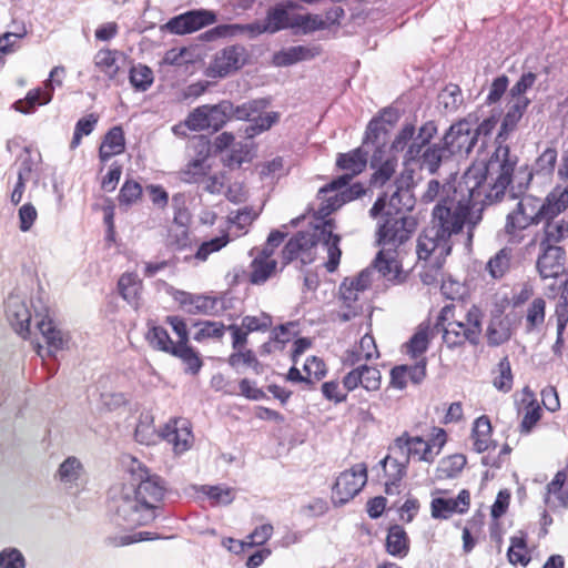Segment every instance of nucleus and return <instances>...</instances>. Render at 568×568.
<instances>
[{
  "label": "nucleus",
  "mask_w": 568,
  "mask_h": 568,
  "mask_svg": "<svg viewBox=\"0 0 568 568\" xmlns=\"http://www.w3.org/2000/svg\"><path fill=\"white\" fill-rule=\"evenodd\" d=\"M382 383L381 372L373 366L358 365L343 378L344 388L352 392L359 385L368 392L379 389Z\"/></svg>",
  "instance_id": "412c9836"
},
{
  "label": "nucleus",
  "mask_w": 568,
  "mask_h": 568,
  "mask_svg": "<svg viewBox=\"0 0 568 568\" xmlns=\"http://www.w3.org/2000/svg\"><path fill=\"white\" fill-rule=\"evenodd\" d=\"M229 364L232 367L247 366L251 367L256 374L262 373V365L256 358L255 354L247 349L245 352L237 351L229 358Z\"/></svg>",
  "instance_id": "338daca9"
},
{
  "label": "nucleus",
  "mask_w": 568,
  "mask_h": 568,
  "mask_svg": "<svg viewBox=\"0 0 568 568\" xmlns=\"http://www.w3.org/2000/svg\"><path fill=\"white\" fill-rule=\"evenodd\" d=\"M378 225L376 243L381 247L374 260V266L386 281H400L402 266L397 260V248L405 243L415 229V222L408 216H384Z\"/></svg>",
  "instance_id": "423d86ee"
},
{
  "label": "nucleus",
  "mask_w": 568,
  "mask_h": 568,
  "mask_svg": "<svg viewBox=\"0 0 568 568\" xmlns=\"http://www.w3.org/2000/svg\"><path fill=\"white\" fill-rule=\"evenodd\" d=\"M426 376V358L422 357L415 365H399L390 371V385L404 389L408 381L420 384Z\"/></svg>",
  "instance_id": "bb28decb"
},
{
  "label": "nucleus",
  "mask_w": 568,
  "mask_h": 568,
  "mask_svg": "<svg viewBox=\"0 0 568 568\" xmlns=\"http://www.w3.org/2000/svg\"><path fill=\"white\" fill-rule=\"evenodd\" d=\"M367 155V151H365L363 148H357L348 153L339 154L336 161L337 166L346 171V173L321 187V194H325L327 191H336L347 186L351 180L355 175L363 172L366 168Z\"/></svg>",
  "instance_id": "ddd939ff"
},
{
  "label": "nucleus",
  "mask_w": 568,
  "mask_h": 568,
  "mask_svg": "<svg viewBox=\"0 0 568 568\" xmlns=\"http://www.w3.org/2000/svg\"><path fill=\"white\" fill-rule=\"evenodd\" d=\"M365 193L362 184L355 183L347 189L327 191L317 194L318 204L314 209L316 224L306 231L298 232L283 248V263L287 264L300 260L303 265L314 262L317 255L325 254L327 261L324 266L328 272H334L341 261V237L334 233L335 225L332 220H326L333 212L345 203L358 199Z\"/></svg>",
  "instance_id": "f257e3e1"
},
{
  "label": "nucleus",
  "mask_w": 568,
  "mask_h": 568,
  "mask_svg": "<svg viewBox=\"0 0 568 568\" xmlns=\"http://www.w3.org/2000/svg\"><path fill=\"white\" fill-rule=\"evenodd\" d=\"M542 223L544 236L540 242L542 246H557L558 243L568 237L567 217L560 216V214H554L549 217H545Z\"/></svg>",
  "instance_id": "c756f323"
},
{
  "label": "nucleus",
  "mask_w": 568,
  "mask_h": 568,
  "mask_svg": "<svg viewBox=\"0 0 568 568\" xmlns=\"http://www.w3.org/2000/svg\"><path fill=\"white\" fill-rule=\"evenodd\" d=\"M230 242V237L227 233H223L221 236L211 239L210 241L203 242L195 253V258L199 261H206L207 257L214 253L222 250Z\"/></svg>",
  "instance_id": "0e129e2a"
},
{
  "label": "nucleus",
  "mask_w": 568,
  "mask_h": 568,
  "mask_svg": "<svg viewBox=\"0 0 568 568\" xmlns=\"http://www.w3.org/2000/svg\"><path fill=\"white\" fill-rule=\"evenodd\" d=\"M121 53L116 50L101 49L93 58L95 69L108 80L113 81L120 72Z\"/></svg>",
  "instance_id": "f704fd0d"
},
{
  "label": "nucleus",
  "mask_w": 568,
  "mask_h": 568,
  "mask_svg": "<svg viewBox=\"0 0 568 568\" xmlns=\"http://www.w3.org/2000/svg\"><path fill=\"white\" fill-rule=\"evenodd\" d=\"M453 155H468L477 143L474 125L460 120L449 126L442 140Z\"/></svg>",
  "instance_id": "dca6fc26"
},
{
  "label": "nucleus",
  "mask_w": 568,
  "mask_h": 568,
  "mask_svg": "<svg viewBox=\"0 0 568 568\" xmlns=\"http://www.w3.org/2000/svg\"><path fill=\"white\" fill-rule=\"evenodd\" d=\"M160 436L168 444L172 445L175 454H183L193 444L190 423L184 418L170 420L160 432Z\"/></svg>",
  "instance_id": "aec40b11"
},
{
  "label": "nucleus",
  "mask_w": 568,
  "mask_h": 568,
  "mask_svg": "<svg viewBox=\"0 0 568 568\" xmlns=\"http://www.w3.org/2000/svg\"><path fill=\"white\" fill-rule=\"evenodd\" d=\"M148 339L152 347L169 354L175 348V343L172 342L166 329L160 326H154L149 331Z\"/></svg>",
  "instance_id": "bf43d9fd"
},
{
  "label": "nucleus",
  "mask_w": 568,
  "mask_h": 568,
  "mask_svg": "<svg viewBox=\"0 0 568 568\" xmlns=\"http://www.w3.org/2000/svg\"><path fill=\"white\" fill-rule=\"evenodd\" d=\"M483 312L473 305L466 313L456 315L454 305H446L442 308L436 329L443 333V341L449 348L463 346L465 343L477 345L483 331Z\"/></svg>",
  "instance_id": "0eeeda50"
},
{
  "label": "nucleus",
  "mask_w": 568,
  "mask_h": 568,
  "mask_svg": "<svg viewBox=\"0 0 568 568\" xmlns=\"http://www.w3.org/2000/svg\"><path fill=\"white\" fill-rule=\"evenodd\" d=\"M130 473L132 481L112 490L110 507L119 524L129 527L148 525L155 519V509L165 491L164 483L135 458L131 459Z\"/></svg>",
  "instance_id": "20e7f679"
},
{
  "label": "nucleus",
  "mask_w": 568,
  "mask_h": 568,
  "mask_svg": "<svg viewBox=\"0 0 568 568\" xmlns=\"http://www.w3.org/2000/svg\"><path fill=\"white\" fill-rule=\"evenodd\" d=\"M268 102L264 99L261 100H253L246 103H243L242 105L234 106L233 111L231 112V118H234L236 120L241 121H247L251 123L253 116H256V112L260 110V108H267Z\"/></svg>",
  "instance_id": "680f3d73"
},
{
  "label": "nucleus",
  "mask_w": 568,
  "mask_h": 568,
  "mask_svg": "<svg viewBox=\"0 0 568 568\" xmlns=\"http://www.w3.org/2000/svg\"><path fill=\"white\" fill-rule=\"evenodd\" d=\"M446 443V433L443 428H434L430 440H425L419 436L412 437L404 433L394 440L390 452L400 455L408 463L409 459L417 458L420 462L432 464L439 455Z\"/></svg>",
  "instance_id": "6e6552de"
},
{
  "label": "nucleus",
  "mask_w": 568,
  "mask_h": 568,
  "mask_svg": "<svg viewBox=\"0 0 568 568\" xmlns=\"http://www.w3.org/2000/svg\"><path fill=\"white\" fill-rule=\"evenodd\" d=\"M129 80L131 85L140 92L146 91L154 81L153 71L144 64H136L130 69Z\"/></svg>",
  "instance_id": "6e6d98bb"
},
{
  "label": "nucleus",
  "mask_w": 568,
  "mask_h": 568,
  "mask_svg": "<svg viewBox=\"0 0 568 568\" xmlns=\"http://www.w3.org/2000/svg\"><path fill=\"white\" fill-rule=\"evenodd\" d=\"M463 102L462 90L457 84H447L438 94V106L446 113L456 112Z\"/></svg>",
  "instance_id": "09e8293b"
},
{
  "label": "nucleus",
  "mask_w": 568,
  "mask_h": 568,
  "mask_svg": "<svg viewBox=\"0 0 568 568\" xmlns=\"http://www.w3.org/2000/svg\"><path fill=\"white\" fill-rule=\"evenodd\" d=\"M236 32H248L251 36H257L264 32H268V29H266V22H254L250 24H226L213 28L205 33V37L207 40H212L214 38L234 36Z\"/></svg>",
  "instance_id": "ea45409f"
},
{
  "label": "nucleus",
  "mask_w": 568,
  "mask_h": 568,
  "mask_svg": "<svg viewBox=\"0 0 568 568\" xmlns=\"http://www.w3.org/2000/svg\"><path fill=\"white\" fill-rule=\"evenodd\" d=\"M65 69L62 65L54 67L44 81V88L30 90L26 98L14 102L13 106L17 111L28 114L33 112L37 105H45L51 102L55 87H61Z\"/></svg>",
  "instance_id": "f8f14e48"
},
{
  "label": "nucleus",
  "mask_w": 568,
  "mask_h": 568,
  "mask_svg": "<svg viewBox=\"0 0 568 568\" xmlns=\"http://www.w3.org/2000/svg\"><path fill=\"white\" fill-rule=\"evenodd\" d=\"M511 252L507 248L498 251L486 264L489 275L495 278H501L510 268Z\"/></svg>",
  "instance_id": "5fc2aeb1"
},
{
  "label": "nucleus",
  "mask_w": 568,
  "mask_h": 568,
  "mask_svg": "<svg viewBox=\"0 0 568 568\" xmlns=\"http://www.w3.org/2000/svg\"><path fill=\"white\" fill-rule=\"evenodd\" d=\"M125 148L123 130L120 126L112 128L105 135L100 145L99 158L106 162L112 156L121 154Z\"/></svg>",
  "instance_id": "4c0bfd02"
},
{
  "label": "nucleus",
  "mask_w": 568,
  "mask_h": 568,
  "mask_svg": "<svg viewBox=\"0 0 568 568\" xmlns=\"http://www.w3.org/2000/svg\"><path fill=\"white\" fill-rule=\"evenodd\" d=\"M199 491L205 495L213 506H226L235 499V489L225 485H202Z\"/></svg>",
  "instance_id": "49530a36"
},
{
  "label": "nucleus",
  "mask_w": 568,
  "mask_h": 568,
  "mask_svg": "<svg viewBox=\"0 0 568 568\" xmlns=\"http://www.w3.org/2000/svg\"><path fill=\"white\" fill-rule=\"evenodd\" d=\"M161 437L160 433L155 432L154 426L152 425V417L149 414L141 415L140 422L135 428V439L136 442L144 445L155 444L156 439Z\"/></svg>",
  "instance_id": "13d9d810"
},
{
  "label": "nucleus",
  "mask_w": 568,
  "mask_h": 568,
  "mask_svg": "<svg viewBox=\"0 0 568 568\" xmlns=\"http://www.w3.org/2000/svg\"><path fill=\"white\" fill-rule=\"evenodd\" d=\"M118 287L120 294L125 301H128L132 305H135L138 303L141 290V281L136 274H123L119 280Z\"/></svg>",
  "instance_id": "603ef678"
},
{
  "label": "nucleus",
  "mask_w": 568,
  "mask_h": 568,
  "mask_svg": "<svg viewBox=\"0 0 568 568\" xmlns=\"http://www.w3.org/2000/svg\"><path fill=\"white\" fill-rule=\"evenodd\" d=\"M557 163V151L554 148H547L536 160L534 164L532 171H528L527 168H520L516 173L515 169L510 176V183L507 185L511 186V190L515 189L514 184L517 183L518 191H523L529 184L532 179V175H542L545 178H550L555 171V165ZM517 166V164L515 165Z\"/></svg>",
  "instance_id": "2eb2a0df"
},
{
  "label": "nucleus",
  "mask_w": 568,
  "mask_h": 568,
  "mask_svg": "<svg viewBox=\"0 0 568 568\" xmlns=\"http://www.w3.org/2000/svg\"><path fill=\"white\" fill-rule=\"evenodd\" d=\"M230 242V237L227 233H223L221 236L211 239L210 241L203 242L195 253V258L199 261H206L207 257L214 253L222 250Z\"/></svg>",
  "instance_id": "69168bd1"
},
{
  "label": "nucleus",
  "mask_w": 568,
  "mask_h": 568,
  "mask_svg": "<svg viewBox=\"0 0 568 568\" xmlns=\"http://www.w3.org/2000/svg\"><path fill=\"white\" fill-rule=\"evenodd\" d=\"M37 328L42 335L45 346L37 344V353L41 358L45 356H54L59 351H62L68 342L63 332L58 329L49 316L45 314H36Z\"/></svg>",
  "instance_id": "f3484780"
},
{
  "label": "nucleus",
  "mask_w": 568,
  "mask_h": 568,
  "mask_svg": "<svg viewBox=\"0 0 568 568\" xmlns=\"http://www.w3.org/2000/svg\"><path fill=\"white\" fill-rule=\"evenodd\" d=\"M546 323V300L542 297L534 298L525 312L526 333L540 332Z\"/></svg>",
  "instance_id": "58836bf2"
},
{
  "label": "nucleus",
  "mask_w": 568,
  "mask_h": 568,
  "mask_svg": "<svg viewBox=\"0 0 568 568\" xmlns=\"http://www.w3.org/2000/svg\"><path fill=\"white\" fill-rule=\"evenodd\" d=\"M171 355L180 358L186 366V372L191 374H197L202 367V361L197 352L191 347L189 343L175 344V348Z\"/></svg>",
  "instance_id": "8fccbe9b"
},
{
  "label": "nucleus",
  "mask_w": 568,
  "mask_h": 568,
  "mask_svg": "<svg viewBox=\"0 0 568 568\" xmlns=\"http://www.w3.org/2000/svg\"><path fill=\"white\" fill-rule=\"evenodd\" d=\"M386 551L394 557L404 558L409 551V539L405 529L394 525L388 529L386 537Z\"/></svg>",
  "instance_id": "a19ab883"
},
{
  "label": "nucleus",
  "mask_w": 568,
  "mask_h": 568,
  "mask_svg": "<svg viewBox=\"0 0 568 568\" xmlns=\"http://www.w3.org/2000/svg\"><path fill=\"white\" fill-rule=\"evenodd\" d=\"M274 258L254 256L251 263L250 280L253 284H263L276 272Z\"/></svg>",
  "instance_id": "c03bdc74"
},
{
  "label": "nucleus",
  "mask_w": 568,
  "mask_h": 568,
  "mask_svg": "<svg viewBox=\"0 0 568 568\" xmlns=\"http://www.w3.org/2000/svg\"><path fill=\"white\" fill-rule=\"evenodd\" d=\"M566 474L558 471L554 479L547 485L546 503L552 506H566L568 501V491L564 489Z\"/></svg>",
  "instance_id": "de8ad7c7"
},
{
  "label": "nucleus",
  "mask_w": 568,
  "mask_h": 568,
  "mask_svg": "<svg viewBox=\"0 0 568 568\" xmlns=\"http://www.w3.org/2000/svg\"><path fill=\"white\" fill-rule=\"evenodd\" d=\"M84 475L81 462L74 457H68L58 468L55 478L67 488L78 487Z\"/></svg>",
  "instance_id": "c9c22d12"
},
{
  "label": "nucleus",
  "mask_w": 568,
  "mask_h": 568,
  "mask_svg": "<svg viewBox=\"0 0 568 568\" xmlns=\"http://www.w3.org/2000/svg\"><path fill=\"white\" fill-rule=\"evenodd\" d=\"M195 156L187 162L181 170V180L185 183H199L204 180L211 170L209 158L211 153V143L204 136H199L193 142Z\"/></svg>",
  "instance_id": "4468645a"
},
{
  "label": "nucleus",
  "mask_w": 568,
  "mask_h": 568,
  "mask_svg": "<svg viewBox=\"0 0 568 568\" xmlns=\"http://www.w3.org/2000/svg\"><path fill=\"white\" fill-rule=\"evenodd\" d=\"M166 243L179 250L189 244V229L178 217L174 219L173 224L169 229Z\"/></svg>",
  "instance_id": "052dcab7"
},
{
  "label": "nucleus",
  "mask_w": 568,
  "mask_h": 568,
  "mask_svg": "<svg viewBox=\"0 0 568 568\" xmlns=\"http://www.w3.org/2000/svg\"><path fill=\"white\" fill-rule=\"evenodd\" d=\"M437 133V126L434 121H428L424 123L419 130L418 134L415 136L414 141L409 144L408 150H406L404 156V164L410 166L412 163L416 160V156L419 155L422 150L429 145L430 140Z\"/></svg>",
  "instance_id": "72a5a7b5"
},
{
  "label": "nucleus",
  "mask_w": 568,
  "mask_h": 568,
  "mask_svg": "<svg viewBox=\"0 0 568 568\" xmlns=\"http://www.w3.org/2000/svg\"><path fill=\"white\" fill-rule=\"evenodd\" d=\"M293 14L285 7L278 4L268 10L265 22L270 33L282 29H293Z\"/></svg>",
  "instance_id": "a18cd8bd"
},
{
  "label": "nucleus",
  "mask_w": 568,
  "mask_h": 568,
  "mask_svg": "<svg viewBox=\"0 0 568 568\" xmlns=\"http://www.w3.org/2000/svg\"><path fill=\"white\" fill-rule=\"evenodd\" d=\"M518 163V156L509 152L508 148H496L486 164L478 163L471 165L459 180H439L432 179L427 182L425 190L420 194V202L424 204L456 201L460 195L467 193H485L486 182L491 184L490 193L485 194L488 200L498 199L504 194L507 185L510 183V176L514 168Z\"/></svg>",
  "instance_id": "f03ea898"
},
{
  "label": "nucleus",
  "mask_w": 568,
  "mask_h": 568,
  "mask_svg": "<svg viewBox=\"0 0 568 568\" xmlns=\"http://www.w3.org/2000/svg\"><path fill=\"white\" fill-rule=\"evenodd\" d=\"M545 251L537 261L542 278L557 277L565 270V252L559 246H544Z\"/></svg>",
  "instance_id": "c85d7f7f"
},
{
  "label": "nucleus",
  "mask_w": 568,
  "mask_h": 568,
  "mask_svg": "<svg viewBox=\"0 0 568 568\" xmlns=\"http://www.w3.org/2000/svg\"><path fill=\"white\" fill-rule=\"evenodd\" d=\"M466 465V457L455 454L443 458L437 466V478H454L459 475Z\"/></svg>",
  "instance_id": "864d4df0"
},
{
  "label": "nucleus",
  "mask_w": 568,
  "mask_h": 568,
  "mask_svg": "<svg viewBox=\"0 0 568 568\" xmlns=\"http://www.w3.org/2000/svg\"><path fill=\"white\" fill-rule=\"evenodd\" d=\"M175 301L190 314L215 315L220 312V301L213 296L178 292Z\"/></svg>",
  "instance_id": "b1692460"
},
{
  "label": "nucleus",
  "mask_w": 568,
  "mask_h": 568,
  "mask_svg": "<svg viewBox=\"0 0 568 568\" xmlns=\"http://www.w3.org/2000/svg\"><path fill=\"white\" fill-rule=\"evenodd\" d=\"M387 480L385 481V493L395 495L399 493V483L406 475L408 462L400 455H387L381 460Z\"/></svg>",
  "instance_id": "a878e982"
},
{
  "label": "nucleus",
  "mask_w": 568,
  "mask_h": 568,
  "mask_svg": "<svg viewBox=\"0 0 568 568\" xmlns=\"http://www.w3.org/2000/svg\"><path fill=\"white\" fill-rule=\"evenodd\" d=\"M326 27V20L318 14H293V29L301 30L303 33H311Z\"/></svg>",
  "instance_id": "4d7b16f0"
},
{
  "label": "nucleus",
  "mask_w": 568,
  "mask_h": 568,
  "mask_svg": "<svg viewBox=\"0 0 568 568\" xmlns=\"http://www.w3.org/2000/svg\"><path fill=\"white\" fill-rule=\"evenodd\" d=\"M384 151L377 148L371 159V166L375 169V173L372 176V183L374 185H384L394 174L397 161L394 156H387L383 159Z\"/></svg>",
  "instance_id": "e433bc0d"
},
{
  "label": "nucleus",
  "mask_w": 568,
  "mask_h": 568,
  "mask_svg": "<svg viewBox=\"0 0 568 568\" xmlns=\"http://www.w3.org/2000/svg\"><path fill=\"white\" fill-rule=\"evenodd\" d=\"M318 47L294 45L274 54L273 62L277 67H287L294 63L311 60L320 54Z\"/></svg>",
  "instance_id": "7c9ffc66"
},
{
  "label": "nucleus",
  "mask_w": 568,
  "mask_h": 568,
  "mask_svg": "<svg viewBox=\"0 0 568 568\" xmlns=\"http://www.w3.org/2000/svg\"><path fill=\"white\" fill-rule=\"evenodd\" d=\"M485 193H467L460 195L456 201L435 204L432 212L430 224L418 236L416 253L420 258H430L436 266L445 262L453 247V236L468 229V236L471 237L473 229L481 220L476 210L478 203L483 202Z\"/></svg>",
  "instance_id": "7ed1b4c3"
},
{
  "label": "nucleus",
  "mask_w": 568,
  "mask_h": 568,
  "mask_svg": "<svg viewBox=\"0 0 568 568\" xmlns=\"http://www.w3.org/2000/svg\"><path fill=\"white\" fill-rule=\"evenodd\" d=\"M552 324L556 326L557 336L551 351L556 357H561L565 343L564 333L568 324V282L565 284L564 291L556 304L554 314L547 321V326Z\"/></svg>",
  "instance_id": "4be33fe9"
},
{
  "label": "nucleus",
  "mask_w": 568,
  "mask_h": 568,
  "mask_svg": "<svg viewBox=\"0 0 568 568\" xmlns=\"http://www.w3.org/2000/svg\"><path fill=\"white\" fill-rule=\"evenodd\" d=\"M266 108H260L256 116H253L251 123L245 126V136L252 139L264 131L271 129L280 120V113L271 111L264 112Z\"/></svg>",
  "instance_id": "37998d69"
},
{
  "label": "nucleus",
  "mask_w": 568,
  "mask_h": 568,
  "mask_svg": "<svg viewBox=\"0 0 568 568\" xmlns=\"http://www.w3.org/2000/svg\"><path fill=\"white\" fill-rule=\"evenodd\" d=\"M378 357L379 353L375 339L367 333L361 338L358 345H355L352 349L347 351L344 356V364L354 366L361 361H369Z\"/></svg>",
  "instance_id": "473e14b6"
},
{
  "label": "nucleus",
  "mask_w": 568,
  "mask_h": 568,
  "mask_svg": "<svg viewBox=\"0 0 568 568\" xmlns=\"http://www.w3.org/2000/svg\"><path fill=\"white\" fill-rule=\"evenodd\" d=\"M414 183V169L405 165L400 178L397 180V187L393 194L387 199L379 196L372 209L369 215L376 219L378 215L383 216H405L403 210H410L413 204L410 201L409 187Z\"/></svg>",
  "instance_id": "1a4fd4ad"
},
{
  "label": "nucleus",
  "mask_w": 568,
  "mask_h": 568,
  "mask_svg": "<svg viewBox=\"0 0 568 568\" xmlns=\"http://www.w3.org/2000/svg\"><path fill=\"white\" fill-rule=\"evenodd\" d=\"M215 20L216 17L212 11L193 10L172 18L166 23V28L172 33L186 34L212 24Z\"/></svg>",
  "instance_id": "6ab92c4d"
},
{
  "label": "nucleus",
  "mask_w": 568,
  "mask_h": 568,
  "mask_svg": "<svg viewBox=\"0 0 568 568\" xmlns=\"http://www.w3.org/2000/svg\"><path fill=\"white\" fill-rule=\"evenodd\" d=\"M452 156L449 149L442 141L425 146L414 162H418L422 170L435 174Z\"/></svg>",
  "instance_id": "393cba45"
},
{
  "label": "nucleus",
  "mask_w": 568,
  "mask_h": 568,
  "mask_svg": "<svg viewBox=\"0 0 568 568\" xmlns=\"http://www.w3.org/2000/svg\"><path fill=\"white\" fill-rule=\"evenodd\" d=\"M473 449L476 453L486 452L491 444V424L487 416L478 417L471 430Z\"/></svg>",
  "instance_id": "79ce46f5"
},
{
  "label": "nucleus",
  "mask_w": 568,
  "mask_h": 568,
  "mask_svg": "<svg viewBox=\"0 0 568 568\" xmlns=\"http://www.w3.org/2000/svg\"><path fill=\"white\" fill-rule=\"evenodd\" d=\"M567 207L568 186H556L545 199L524 195L507 215L505 232L509 236L508 241L519 243L527 227L541 223L545 217L561 214Z\"/></svg>",
  "instance_id": "39448f33"
},
{
  "label": "nucleus",
  "mask_w": 568,
  "mask_h": 568,
  "mask_svg": "<svg viewBox=\"0 0 568 568\" xmlns=\"http://www.w3.org/2000/svg\"><path fill=\"white\" fill-rule=\"evenodd\" d=\"M367 481V466L358 463L338 475L332 490V501L344 505L353 499Z\"/></svg>",
  "instance_id": "9b49d317"
},
{
  "label": "nucleus",
  "mask_w": 568,
  "mask_h": 568,
  "mask_svg": "<svg viewBox=\"0 0 568 568\" xmlns=\"http://www.w3.org/2000/svg\"><path fill=\"white\" fill-rule=\"evenodd\" d=\"M6 314L13 329L26 338L30 333L31 312L18 295H10L6 303Z\"/></svg>",
  "instance_id": "5701e85b"
},
{
  "label": "nucleus",
  "mask_w": 568,
  "mask_h": 568,
  "mask_svg": "<svg viewBox=\"0 0 568 568\" xmlns=\"http://www.w3.org/2000/svg\"><path fill=\"white\" fill-rule=\"evenodd\" d=\"M432 516L434 518L447 519L454 513H458L457 504L454 498H434L430 504Z\"/></svg>",
  "instance_id": "774afa93"
},
{
  "label": "nucleus",
  "mask_w": 568,
  "mask_h": 568,
  "mask_svg": "<svg viewBox=\"0 0 568 568\" xmlns=\"http://www.w3.org/2000/svg\"><path fill=\"white\" fill-rule=\"evenodd\" d=\"M232 102L223 100L217 104H204L195 108L185 119V126L192 131H219L231 119Z\"/></svg>",
  "instance_id": "9d476101"
},
{
  "label": "nucleus",
  "mask_w": 568,
  "mask_h": 568,
  "mask_svg": "<svg viewBox=\"0 0 568 568\" xmlns=\"http://www.w3.org/2000/svg\"><path fill=\"white\" fill-rule=\"evenodd\" d=\"M508 560L511 565L527 566L530 562V556L527 550L526 537L523 532L510 538V546L507 551Z\"/></svg>",
  "instance_id": "3c124183"
},
{
  "label": "nucleus",
  "mask_w": 568,
  "mask_h": 568,
  "mask_svg": "<svg viewBox=\"0 0 568 568\" xmlns=\"http://www.w3.org/2000/svg\"><path fill=\"white\" fill-rule=\"evenodd\" d=\"M429 344L427 329H418L406 343V353L413 358L422 357Z\"/></svg>",
  "instance_id": "e2e57ef3"
},
{
  "label": "nucleus",
  "mask_w": 568,
  "mask_h": 568,
  "mask_svg": "<svg viewBox=\"0 0 568 568\" xmlns=\"http://www.w3.org/2000/svg\"><path fill=\"white\" fill-rule=\"evenodd\" d=\"M530 103L528 98H518V99H511L509 101L508 110L503 119L499 133L497 135V142L498 146H506L508 145L504 144L507 136L510 132L515 130L517 126V123L521 119L524 112L526 111L528 104ZM510 151V149H508Z\"/></svg>",
  "instance_id": "cd10ccee"
},
{
  "label": "nucleus",
  "mask_w": 568,
  "mask_h": 568,
  "mask_svg": "<svg viewBox=\"0 0 568 568\" xmlns=\"http://www.w3.org/2000/svg\"><path fill=\"white\" fill-rule=\"evenodd\" d=\"M513 336V323L507 316H494L486 328L489 346L496 347L507 343Z\"/></svg>",
  "instance_id": "2f4dec72"
},
{
  "label": "nucleus",
  "mask_w": 568,
  "mask_h": 568,
  "mask_svg": "<svg viewBox=\"0 0 568 568\" xmlns=\"http://www.w3.org/2000/svg\"><path fill=\"white\" fill-rule=\"evenodd\" d=\"M245 61V50L240 45H230L216 52L212 60L207 75L223 78L239 70Z\"/></svg>",
  "instance_id": "a211bd4d"
}]
</instances>
